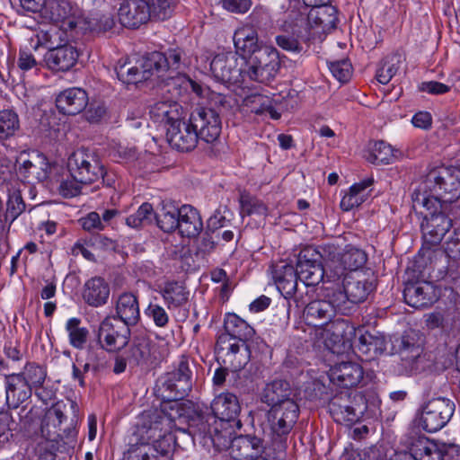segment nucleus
I'll list each match as a JSON object with an SVG mask.
<instances>
[{"instance_id": "f257e3e1", "label": "nucleus", "mask_w": 460, "mask_h": 460, "mask_svg": "<svg viewBox=\"0 0 460 460\" xmlns=\"http://www.w3.org/2000/svg\"><path fill=\"white\" fill-rule=\"evenodd\" d=\"M418 195L411 193L412 209L423 216L420 228L424 243L438 245L452 227V219L446 215L439 200Z\"/></svg>"}, {"instance_id": "f03ea898", "label": "nucleus", "mask_w": 460, "mask_h": 460, "mask_svg": "<svg viewBox=\"0 0 460 460\" xmlns=\"http://www.w3.org/2000/svg\"><path fill=\"white\" fill-rule=\"evenodd\" d=\"M419 197L435 198L444 203H452L460 198V170L456 167H437L430 170L412 191Z\"/></svg>"}, {"instance_id": "7ed1b4c3", "label": "nucleus", "mask_w": 460, "mask_h": 460, "mask_svg": "<svg viewBox=\"0 0 460 460\" xmlns=\"http://www.w3.org/2000/svg\"><path fill=\"white\" fill-rule=\"evenodd\" d=\"M193 362L181 356L172 371L162 375L155 383V394L163 401H179L189 395L193 385Z\"/></svg>"}, {"instance_id": "20e7f679", "label": "nucleus", "mask_w": 460, "mask_h": 460, "mask_svg": "<svg viewBox=\"0 0 460 460\" xmlns=\"http://www.w3.org/2000/svg\"><path fill=\"white\" fill-rule=\"evenodd\" d=\"M392 351L401 357L398 373L405 376L417 375L428 367L423 354L422 340L418 332L409 330L392 341Z\"/></svg>"}, {"instance_id": "39448f33", "label": "nucleus", "mask_w": 460, "mask_h": 460, "mask_svg": "<svg viewBox=\"0 0 460 460\" xmlns=\"http://www.w3.org/2000/svg\"><path fill=\"white\" fill-rule=\"evenodd\" d=\"M299 412L296 402H288L269 410L267 417L271 446L278 454L282 455L286 451L288 436L298 420Z\"/></svg>"}, {"instance_id": "423d86ee", "label": "nucleus", "mask_w": 460, "mask_h": 460, "mask_svg": "<svg viewBox=\"0 0 460 460\" xmlns=\"http://www.w3.org/2000/svg\"><path fill=\"white\" fill-rule=\"evenodd\" d=\"M336 297L337 305L343 310V315L352 313L355 305L363 303L376 289L374 280L366 278L361 272H352L345 275L342 286L331 288Z\"/></svg>"}, {"instance_id": "0eeeda50", "label": "nucleus", "mask_w": 460, "mask_h": 460, "mask_svg": "<svg viewBox=\"0 0 460 460\" xmlns=\"http://www.w3.org/2000/svg\"><path fill=\"white\" fill-rule=\"evenodd\" d=\"M281 66L279 53L272 46L261 47L243 62V75L246 79L268 84L272 81Z\"/></svg>"}, {"instance_id": "6e6552de", "label": "nucleus", "mask_w": 460, "mask_h": 460, "mask_svg": "<svg viewBox=\"0 0 460 460\" xmlns=\"http://www.w3.org/2000/svg\"><path fill=\"white\" fill-rule=\"evenodd\" d=\"M215 352L217 360L234 373L244 375V367L251 358L250 345L248 342L232 340L227 336H217Z\"/></svg>"}, {"instance_id": "1a4fd4ad", "label": "nucleus", "mask_w": 460, "mask_h": 460, "mask_svg": "<svg viewBox=\"0 0 460 460\" xmlns=\"http://www.w3.org/2000/svg\"><path fill=\"white\" fill-rule=\"evenodd\" d=\"M67 167L71 176L84 185L98 181L103 172L99 156L86 148L74 151L68 157Z\"/></svg>"}, {"instance_id": "9d476101", "label": "nucleus", "mask_w": 460, "mask_h": 460, "mask_svg": "<svg viewBox=\"0 0 460 460\" xmlns=\"http://www.w3.org/2000/svg\"><path fill=\"white\" fill-rule=\"evenodd\" d=\"M220 422L212 413L195 412L189 422V429L199 444L204 447H227L226 435L228 431L218 429Z\"/></svg>"}, {"instance_id": "9b49d317", "label": "nucleus", "mask_w": 460, "mask_h": 460, "mask_svg": "<svg viewBox=\"0 0 460 460\" xmlns=\"http://www.w3.org/2000/svg\"><path fill=\"white\" fill-rule=\"evenodd\" d=\"M360 395L352 398L350 392L342 391L330 400L329 411L337 423L351 425L359 420L367 409Z\"/></svg>"}, {"instance_id": "f8f14e48", "label": "nucleus", "mask_w": 460, "mask_h": 460, "mask_svg": "<svg viewBox=\"0 0 460 460\" xmlns=\"http://www.w3.org/2000/svg\"><path fill=\"white\" fill-rule=\"evenodd\" d=\"M335 295L331 288H326L323 299L306 302L304 307L303 317L308 325L322 327L332 322L337 314L343 315V310L337 305Z\"/></svg>"}, {"instance_id": "ddd939ff", "label": "nucleus", "mask_w": 460, "mask_h": 460, "mask_svg": "<svg viewBox=\"0 0 460 460\" xmlns=\"http://www.w3.org/2000/svg\"><path fill=\"white\" fill-rule=\"evenodd\" d=\"M295 269L305 288L315 287L325 276L329 278L322 255L313 246H306L299 252Z\"/></svg>"}, {"instance_id": "4468645a", "label": "nucleus", "mask_w": 460, "mask_h": 460, "mask_svg": "<svg viewBox=\"0 0 460 460\" xmlns=\"http://www.w3.org/2000/svg\"><path fill=\"white\" fill-rule=\"evenodd\" d=\"M271 279L279 291L286 297H293L297 307L305 304L298 287V275L292 264L284 261L273 263L270 267Z\"/></svg>"}, {"instance_id": "2eb2a0df", "label": "nucleus", "mask_w": 460, "mask_h": 460, "mask_svg": "<svg viewBox=\"0 0 460 460\" xmlns=\"http://www.w3.org/2000/svg\"><path fill=\"white\" fill-rule=\"evenodd\" d=\"M289 18L295 25L307 22L312 28L321 29L323 32H329L336 28L339 22L337 9L329 4L312 6L309 12L299 10L290 11Z\"/></svg>"}, {"instance_id": "dca6fc26", "label": "nucleus", "mask_w": 460, "mask_h": 460, "mask_svg": "<svg viewBox=\"0 0 460 460\" xmlns=\"http://www.w3.org/2000/svg\"><path fill=\"white\" fill-rule=\"evenodd\" d=\"M454 411L453 401L443 397L433 398L422 409L421 427L428 432H436L448 423Z\"/></svg>"}, {"instance_id": "f3484780", "label": "nucleus", "mask_w": 460, "mask_h": 460, "mask_svg": "<svg viewBox=\"0 0 460 460\" xmlns=\"http://www.w3.org/2000/svg\"><path fill=\"white\" fill-rule=\"evenodd\" d=\"M157 55L150 57L149 53L133 60L119 61L115 72L119 81L126 84H136L149 79L155 73L153 66L159 62Z\"/></svg>"}, {"instance_id": "a211bd4d", "label": "nucleus", "mask_w": 460, "mask_h": 460, "mask_svg": "<svg viewBox=\"0 0 460 460\" xmlns=\"http://www.w3.org/2000/svg\"><path fill=\"white\" fill-rule=\"evenodd\" d=\"M130 326L115 316H107L100 323L97 340L108 351L123 349L129 341Z\"/></svg>"}, {"instance_id": "6ab92c4d", "label": "nucleus", "mask_w": 460, "mask_h": 460, "mask_svg": "<svg viewBox=\"0 0 460 460\" xmlns=\"http://www.w3.org/2000/svg\"><path fill=\"white\" fill-rule=\"evenodd\" d=\"M198 136L206 143H214L221 134L222 121L219 111L213 108H196L190 115Z\"/></svg>"}, {"instance_id": "aec40b11", "label": "nucleus", "mask_w": 460, "mask_h": 460, "mask_svg": "<svg viewBox=\"0 0 460 460\" xmlns=\"http://www.w3.org/2000/svg\"><path fill=\"white\" fill-rule=\"evenodd\" d=\"M65 409L66 404L58 402L47 412L46 418L41 425L42 437L33 447V452L36 456L35 460H56L57 452L53 447V442H51L50 438H46L45 436L46 431L47 435H49V430H47V429L50 423L54 426H61L63 421L66 420V416L64 413Z\"/></svg>"}, {"instance_id": "412c9836", "label": "nucleus", "mask_w": 460, "mask_h": 460, "mask_svg": "<svg viewBox=\"0 0 460 460\" xmlns=\"http://www.w3.org/2000/svg\"><path fill=\"white\" fill-rule=\"evenodd\" d=\"M210 70L217 81L224 84H237L243 83V64L238 67V58L233 52L219 53L210 62Z\"/></svg>"}, {"instance_id": "4be33fe9", "label": "nucleus", "mask_w": 460, "mask_h": 460, "mask_svg": "<svg viewBox=\"0 0 460 460\" xmlns=\"http://www.w3.org/2000/svg\"><path fill=\"white\" fill-rule=\"evenodd\" d=\"M166 137L171 146L181 152L192 151L199 139L190 117L188 120L181 117L171 127H167Z\"/></svg>"}, {"instance_id": "5701e85b", "label": "nucleus", "mask_w": 460, "mask_h": 460, "mask_svg": "<svg viewBox=\"0 0 460 460\" xmlns=\"http://www.w3.org/2000/svg\"><path fill=\"white\" fill-rule=\"evenodd\" d=\"M226 439L231 455L236 460H259L266 450L263 439L255 435H240L231 438V432H227Z\"/></svg>"}, {"instance_id": "b1692460", "label": "nucleus", "mask_w": 460, "mask_h": 460, "mask_svg": "<svg viewBox=\"0 0 460 460\" xmlns=\"http://www.w3.org/2000/svg\"><path fill=\"white\" fill-rule=\"evenodd\" d=\"M168 420L161 412L150 411L143 412L136 425L134 436L136 442L150 443L161 437L166 429Z\"/></svg>"}, {"instance_id": "393cba45", "label": "nucleus", "mask_w": 460, "mask_h": 460, "mask_svg": "<svg viewBox=\"0 0 460 460\" xmlns=\"http://www.w3.org/2000/svg\"><path fill=\"white\" fill-rule=\"evenodd\" d=\"M403 297L410 306L425 308L436 301L437 294L430 282L407 279L404 281Z\"/></svg>"}, {"instance_id": "a878e982", "label": "nucleus", "mask_w": 460, "mask_h": 460, "mask_svg": "<svg viewBox=\"0 0 460 460\" xmlns=\"http://www.w3.org/2000/svg\"><path fill=\"white\" fill-rule=\"evenodd\" d=\"M120 23L127 28L137 29L150 21L146 0H125L119 9Z\"/></svg>"}, {"instance_id": "bb28decb", "label": "nucleus", "mask_w": 460, "mask_h": 460, "mask_svg": "<svg viewBox=\"0 0 460 460\" xmlns=\"http://www.w3.org/2000/svg\"><path fill=\"white\" fill-rule=\"evenodd\" d=\"M210 408L211 413L218 420L220 425L223 422L236 421L241 427V421L237 420L241 412V404L234 394L221 393L211 402Z\"/></svg>"}, {"instance_id": "cd10ccee", "label": "nucleus", "mask_w": 460, "mask_h": 460, "mask_svg": "<svg viewBox=\"0 0 460 460\" xmlns=\"http://www.w3.org/2000/svg\"><path fill=\"white\" fill-rule=\"evenodd\" d=\"M78 50L71 44L58 45L51 50H48L44 56L47 66L55 72H67L77 62Z\"/></svg>"}, {"instance_id": "c85d7f7f", "label": "nucleus", "mask_w": 460, "mask_h": 460, "mask_svg": "<svg viewBox=\"0 0 460 460\" xmlns=\"http://www.w3.org/2000/svg\"><path fill=\"white\" fill-rule=\"evenodd\" d=\"M88 101V94L84 89L72 87L58 93L56 106L60 113L75 116L85 110Z\"/></svg>"}, {"instance_id": "c756f323", "label": "nucleus", "mask_w": 460, "mask_h": 460, "mask_svg": "<svg viewBox=\"0 0 460 460\" xmlns=\"http://www.w3.org/2000/svg\"><path fill=\"white\" fill-rule=\"evenodd\" d=\"M6 403L9 408L17 409L32 394V389L19 373H4Z\"/></svg>"}, {"instance_id": "7c9ffc66", "label": "nucleus", "mask_w": 460, "mask_h": 460, "mask_svg": "<svg viewBox=\"0 0 460 460\" xmlns=\"http://www.w3.org/2000/svg\"><path fill=\"white\" fill-rule=\"evenodd\" d=\"M363 368L356 362H341L330 369V380L343 388L357 386L363 378Z\"/></svg>"}, {"instance_id": "2f4dec72", "label": "nucleus", "mask_w": 460, "mask_h": 460, "mask_svg": "<svg viewBox=\"0 0 460 460\" xmlns=\"http://www.w3.org/2000/svg\"><path fill=\"white\" fill-rule=\"evenodd\" d=\"M294 396V390L289 382L275 379L266 384L261 392V400L271 408L288 402H296Z\"/></svg>"}, {"instance_id": "473e14b6", "label": "nucleus", "mask_w": 460, "mask_h": 460, "mask_svg": "<svg viewBox=\"0 0 460 460\" xmlns=\"http://www.w3.org/2000/svg\"><path fill=\"white\" fill-rule=\"evenodd\" d=\"M358 334L356 347L361 356L365 357L366 361L375 359L385 352L386 349L385 338L379 332L358 330Z\"/></svg>"}, {"instance_id": "72a5a7b5", "label": "nucleus", "mask_w": 460, "mask_h": 460, "mask_svg": "<svg viewBox=\"0 0 460 460\" xmlns=\"http://www.w3.org/2000/svg\"><path fill=\"white\" fill-rule=\"evenodd\" d=\"M70 408L74 413V417L71 419V423L64 429L60 428L59 430H62V433L58 434L56 438L51 439L57 454L71 455L77 444L78 432L76 429V423L78 420V406L75 401H70Z\"/></svg>"}, {"instance_id": "f704fd0d", "label": "nucleus", "mask_w": 460, "mask_h": 460, "mask_svg": "<svg viewBox=\"0 0 460 460\" xmlns=\"http://www.w3.org/2000/svg\"><path fill=\"white\" fill-rule=\"evenodd\" d=\"M128 326L136 325L140 320L137 297L132 293L121 294L116 303V316Z\"/></svg>"}, {"instance_id": "c9c22d12", "label": "nucleus", "mask_w": 460, "mask_h": 460, "mask_svg": "<svg viewBox=\"0 0 460 460\" xmlns=\"http://www.w3.org/2000/svg\"><path fill=\"white\" fill-rule=\"evenodd\" d=\"M16 163L18 164V172L25 179H36L39 181H44L49 178V164L45 156L38 155L35 160L25 158L21 155Z\"/></svg>"}, {"instance_id": "e433bc0d", "label": "nucleus", "mask_w": 460, "mask_h": 460, "mask_svg": "<svg viewBox=\"0 0 460 460\" xmlns=\"http://www.w3.org/2000/svg\"><path fill=\"white\" fill-rule=\"evenodd\" d=\"M149 115L154 122L171 127L182 117V107L176 102H157L150 106Z\"/></svg>"}, {"instance_id": "4c0bfd02", "label": "nucleus", "mask_w": 460, "mask_h": 460, "mask_svg": "<svg viewBox=\"0 0 460 460\" xmlns=\"http://www.w3.org/2000/svg\"><path fill=\"white\" fill-rule=\"evenodd\" d=\"M177 229L182 236L188 238L198 236L203 229V222L198 210L190 205L181 206Z\"/></svg>"}, {"instance_id": "58836bf2", "label": "nucleus", "mask_w": 460, "mask_h": 460, "mask_svg": "<svg viewBox=\"0 0 460 460\" xmlns=\"http://www.w3.org/2000/svg\"><path fill=\"white\" fill-rule=\"evenodd\" d=\"M255 334L254 329L235 314H227L224 320V332L218 336H227L232 340L248 342Z\"/></svg>"}, {"instance_id": "ea45409f", "label": "nucleus", "mask_w": 460, "mask_h": 460, "mask_svg": "<svg viewBox=\"0 0 460 460\" xmlns=\"http://www.w3.org/2000/svg\"><path fill=\"white\" fill-rule=\"evenodd\" d=\"M110 287L101 277H93L84 284L83 298L91 306L98 307L107 303Z\"/></svg>"}, {"instance_id": "a19ab883", "label": "nucleus", "mask_w": 460, "mask_h": 460, "mask_svg": "<svg viewBox=\"0 0 460 460\" xmlns=\"http://www.w3.org/2000/svg\"><path fill=\"white\" fill-rule=\"evenodd\" d=\"M157 345L146 337L137 338L130 349L131 358L137 365H152L158 361Z\"/></svg>"}, {"instance_id": "79ce46f5", "label": "nucleus", "mask_w": 460, "mask_h": 460, "mask_svg": "<svg viewBox=\"0 0 460 460\" xmlns=\"http://www.w3.org/2000/svg\"><path fill=\"white\" fill-rule=\"evenodd\" d=\"M367 257L364 251L358 248H350L345 251L340 258L339 265L334 266L333 277L340 278L344 275L346 270L358 272L367 262Z\"/></svg>"}, {"instance_id": "37998d69", "label": "nucleus", "mask_w": 460, "mask_h": 460, "mask_svg": "<svg viewBox=\"0 0 460 460\" xmlns=\"http://www.w3.org/2000/svg\"><path fill=\"white\" fill-rule=\"evenodd\" d=\"M414 460H441L440 443H437L426 437H419L412 441L410 447Z\"/></svg>"}, {"instance_id": "c03bdc74", "label": "nucleus", "mask_w": 460, "mask_h": 460, "mask_svg": "<svg viewBox=\"0 0 460 460\" xmlns=\"http://www.w3.org/2000/svg\"><path fill=\"white\" fill-rule=\"evenodd\" d=\"M168 309L179 308L185 305L189 300V291L178 281H169L164 283L160 289Z\"/></svg>"}, {"instance_id": "a18cd8bd", "label": "nucleus", "mask_w": 460, "mask_h": 460, "mask_svg": "<svg viewBox=\"0 0 460 460\" xmlns=\"http://www.w3.org/2000/svg\"><path fill=\"white\" fill-rule=\"evenodd\" d=\"M20 130L18 114L11 109L0 111V144L5 146L7 141L18 136Z\"/></svg>"}, {"instance_id": "49530a36", "label": "nucleus", "mask_w": 460, "mask_h": 460, "mask_svg": "<svg viewBox=\"0 0 460 460\" xmlns=\"http://www.w3.org/2000/svg\"><path fill=\"white\" fill-rule=\"evenodd\" d=\"M180 208L172 203H164L155 213L157 226L165 233H172L179 226Z\"/></svg>"}, {"instance_id": "de8ad7c7", "label": "nucleus", "mask_w": 460, "mask_h": 460, "mask_svg": "<svg viewBox=\"0 0 460 460\" xmlns=\"http://www.w3.org/2000/svg\"><path fill=\"white\" fill-rule=\"evenodd\" d=\"M150 57L157 55L160 59L153 66L155 73H162L168 70L178 71L181 67L182 51L180 49H168L166 52L154 51L149 53Z\"/></svg>"}, {"instance_id": "09e8293b", "label": "nucleus", "mask_w": 460, "mask_h": 460, "mask_svg": "<svg viewBox=\"0 0 460 460\" xmlns=\"http://www.w3.org/2000/svg\"><path fill=\"white\" fill-rule=\"evenodd\" d=\"M148 446L155 449L152 455L156 460H172L175 450V438L172 432L164 430L161 437L148 443Z\"/></svg>"}, {"instance_id": "8fccbe9b", "label": "nucleus", "mask_w": 460, "mask_h": 460, "mask_svg": "<svg viewBox=\"0 0 460 460\" xmlns=\"http://www.w3.org/2000/svg\"><path fill=\"white\" fill-rule=\"evenodd\" d=\"M65 34V31L55 25H45L37 31L35 35L37 42L31 47L37 49L40 46H43L51 50L56 46L60 45Z\"/></svg>"}, {"instance_id": "3c124183", "label": "nucleus", "mask_w": 460, "mask_h": 460, "mask_svg": "<svg viewBox=\"0 0 460 460\" xmlns=\"http://www.w3.org/2000/svg\"><path fill=\"white\" fill-rule=\"evenodd\" d=\"M81 319L70 318L66 323V331L68 333L69 343L77 349H83L87 343L89 331L81 326Z\"/></svg>"}, {"instance_id": "603ef678", "label": "nucleus", "mask_w": 460, "mask_h": 460, "mask_svg": "<svg viewBox=\"0 0 460 460\" xmlns=\"http://www.w3.org/2000/svg\"><path fill=\"white\" fill-rule=\"evenodd\" d=\"M367 160L374 164H389L395 158L393 147L383 140L376 141L370 147Z\"/></svg>"}, {"instance_id": "864d4df0", "label": "nucleus", "mask_w": 460, "mask_h": 460, "mask_svg": "<svg viewBox=\"0 0 460 460\" xmlns=\"http://www.w3.org/2000/svg\"><path fill=\"white\" fill-rule=\"evenodd\" d=\"M155 218V212L150 203H143L137 212L126 217V224L133 228L150 225Z\"/></svg>"}, {"instance_id": "5fc2aeb1", "label": "nucleus", "mask_w": 460, "mask_h": 460, "mask_svg": "<svg viewBox=\"0 0 460 460\" xmlns=\"http://www.w3.org/2000/svg\"><path fill=\"white\" fill-rule=\"evenodd\" d=\"M19 374L23 376L26 383L32 390L41 388L47 376L46 370L35 363H27L24 371Z\"/></svg>"}, {"instance_id": "6e6d98bb", "label": "nucleus", "mask_w": 460, "mask_h": 460, "mask_svg": "<svg viewBox=\"0 0 460 460\" xmlns=\"http://www.w3.org/2000/svg\"><path fill=\"white\" fill-rule=\"evenodd\" d=\"M150 20L164 21L170 18L173 12V0H147Z\"/></svg>"}, {"instance_id": "4d7b16f0", "label": "nucleus", "mask_w": 460, "mask_h": 460, "mask_svg": "<svg viewBox=\"0 0 460 460\" xmlns=\"http://www.w3.org/2000/svg\"><path fill=\"white\" fill-rule=\"evenodd\" d=\"M26 205L22 197L21 191L13 190L9 192L4 215L5 221L13 223L24 210Z\"/></svg>"}, {"instance_id": "13d9d810", "label": "nucleus", "mask_w": 460, "mask_h": 460, "mask_svg": "<svg viewBox=\"0 0 460 460\" xmlns=\"http://www.w3.org/2000/svg\"><path fill=\"white\" fill-rule=\"evenodd\" d=\"M395 57L385 58L380 63V66L376 71V79L382 84H388L391 79L396 75L399 69V61L396 60Z\"/></svg>"}, {"instance_id": "bf43d9fd", "label": "nucleus", "mask_w": 460, "mask_h": 460, "mask_svg": "<svg viewBox=\"0 0 460 460\" xmlns=\"http://www.w3.org/2000/svg\"><path fill=\"white\" fill-rule=\"evenodd\" d=\"M332 75L341 83H347L352 75V65L349 59L343 58L328 62Z\"/></svg>"}, {"instance_id": "052dcab7", "label": "nucleus", "mask_w": 460, "mask_h": 460, "mask_svg": "<svg viewBox=\"0 0 460 460\" xmlns=\"http://www.w3.org/2000/svg\"><path fill=\"white\" fill-rule=\"evenodd\" d=\"M334 330L332 335L334 336V345L332 348L333 353H341V347L345 349L348 347L349 338L347 337V330H350L351 327L344 322H336L332 326Z\"/></svg>"}, {"instance_id": "680f3d73", "label": "nucleus", "mask_w": 460, "mask_h": 460, "mask_svg": "<svg viewBox=\"0 0 460 460\" xmlns=\"http://www.w3.org/2000/svg\"><path fill=\"white\" fill-rule=\"evenodd\" d=\"M241 215L250 216L252 214H264L267 210L266 206L249 194H242L240 196Z\"/></svg>"}, {"instance_id": "e2e57ef3", "label": "nucleus", "mask_w": 460, "mask_h": 460, "mask_svg": "<svg viewBox=\"0 0 460 460\" xmlns=\"http://www.w3.org/2000/svg\"><path fill=\"white\" fill-rule=\"evenodd\" d=\"M15 424L9 411H0V449H2L13 437L12 431Z\"/></svg>"}, {"instance_id": "0e129e2a", "label": "nucleus", "mask_w": 460, "mask_h": 460, "mask_svg": "<svg viewBox=\"0 0 460 460\" xmlns=\"http://www.w3.org/2000/svg\"><path fill=\"white\" fill-rule=\"evenodd\" d=\"M234 44L236 50L234 54L239 55L243 62H246L248 58L252 57V55L253 56L261 47L266 46L262 42L260 43L259 39H254L253 35L252 36V40L248 41L240 42V44Z\"/></svg>"}, {"instance_id": "69168bd1", "label": "nucleus", "mask_w": 460, "mask_h": 460, "mask_svg": "<svg viewBox=\"0 0 460 460\" xmlns=\"http://www.w3.org/2000/svg\"><path fill=\"white\" fill-rule=\"evenodd\" d=\"M84 183L79 182L76 179L69 175L66 179H62L58 187V193L64 198L75 197L81 192V186Z\"/></svg>"}, {"instance_id": "338daca9", "label": "nucleus", "mask_w": 460, "mask_h": 460, "mask_svg": "<svg viewBox=\"0 0 460 460\" xmlns=\"http://www.w3.org/2000/svg\"><path fill=\"white\" fill-rule=\"evenodd\" d=\"M104 350H106V349L102 347V344H101V348L97 349H89L88 350L87 360L91 362L92 371L94 374L102 371L107 367L106 353Z\"/></svg>"}, {"instance_id": "774afa93", "label": "nucleus", "mask_w": 460, "mask_h": 460, "mask_svg": "<svg viewBox=\"0 0 460 460\" xmlns=\"http://www.w3.org/2000/svg\"><path fill=\"white\" fill-rule=\"evenodd\" d=\"M445 252L449 258L460 260V228L454 229L447 237L445 243Z\"/></svg>"}]
</instances>
